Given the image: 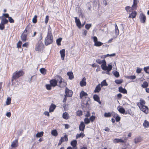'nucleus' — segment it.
<instances>
[{"mask_svg":"<svg viewBox=\"0 0 149 149\" xmlns=\"http://www.w3.org/2000/svg\"><path fill=\"white\" fill-rule=\"evenodd\" d=\"M53 37L51 30H49L47 33V36L46 37L45 42L46 46L52 43L53 42Z\"/></svg>","mask_w":149,"mask_h":149,"instance_id":"f257e3e1","label":"nucleus"},{"mask_svg":"<svg viewBox=\"0 0 149 149\" xmlns=\"http://www.w3.org/2000/svg\"><path fill=\"white\" fill-rule=\"evenodd\" d=\"M62 79L60 76H57V79H53L51 80L50 81V83L52 86L54 87L57 86L58 82V81L59 84L62 83Z\"/></svg>","mask_w":149,"mask_h":149,"instance_id":"f03ea898","label":"nucleus"},{"mask_svg":"<svg viewBox=\"0 0 149 149\" xmlns=\"http://www.w3.org/2000/svg\"><path fill=\"white\" fill-rule=\"evenodd\" d=\"M24 74V72L22 70L15 71L13 74L12 77L11 79L12 81H13V80L17 79L20 77L22 76Z\"/></svg>","mask_w":149,"mask_h":149,"instance_id":"7ed1b4c3","label":"nucleus"},{"mask_svg":"<svg viewBox=\"0 0 149 149\" xmlns=\"http://www.w3.org/2000/svg\"><path fill=\"white\" fill-rule=\"evenodd\" d=\"M43 44L42 41H41L40 42H38L37 45L35 47V50L36 51H40L43 48Z\"/></svg>","mask_w":149,"mask_h":149,"instance_id":"20e7f679","label":"nucleus"},{"mask_svg":"<svg viewBox=\"0 0 149 149\" xmlns=\"http://www.w3.org/2000/svg\"><path fill=\"white\" fill-rule=\"evenodd\" d=\"M141 106H139L141 110L145 113H147L148 111V107L144 105H141Z\"/></svg>","mask_w":149,"mask_h":149,"instance_id":"39448f33","label":"nucleus"},{"mask_svg":"<svg viewBox=\"0 0 149 149\" xmlns=\"http://www.w3.org/2000/svg\"><path fill=\"white\" fill-rule=\"evenodd\" d=\"M65 95L68 97H70L72 95L73 92L71 90H69L68 88L66 87L65 89Z\"/></svg>","mask_w":149,"mask_h":149,"instance_id":"423d86ee","label":"nucleus"},{"mask_svg":"<svg viewBox=\"0 0 149 149\" xmlns=\"http://www.w3.org/2000/svg\"><path fill=\"white\" fill-rule=\"evenodd\" d=\"M77 141L76 140H73L71 141L70 144L73 147L72 149H77Z\"/></svg>","mask_w":149,"mask_h":149,"instance_id":"0eeeda50","label":"nucleus"},{"mask_svg":"<svg viewBox=\"0 0 149 149\" xmlns=\"http://www.w3.org/2000/svg\"><path fill=\"white\" fill-rule=\"evenodd\" d=\"M139 19L140 22L142 23H144L146 22V17L143 13L140 14L139 16Z\"/></svg>","mask_w":149,"mask_h":149,"instance_id":"6e6552de","label":"nucleus"},{"mask_svg":"<svg viewBox=\"0 0 149 149\" xmlns=\"http://www.w3.org/2000/svg\"><path fill=\"white\" fill-rule=\"evenodd\" d=\"M85 127V125L84 122L83 121L81 122L79 125V128L80 131L83 132Z\"/></svg>","mask_w":149,"mask_h":149,"instance_id":"1a4fd4ad","label":"nucleus"},{"mask_svg":"<svg viewBox=\"0 0 149 149\" xmlns=\"http://www.w3.org/2000/svg\"><path fill=\"white\" fill-rule=\"evenodd\" d=\"M74 18L75 22L76 23L77 26L79 28H81V23L79 19H77V17H74Z\"/></svg>","mask_w":149,"mask_h":149,"instance_id":"9d476101","label":"nucleus"},{"mask_svg":"<svg viewBox=\"0 0 149 149\" xmlns=\"http://www.w3.org/2000/svg\"><path fill=\"white\" fill-rule=\"evenodd\" d=\"M60 53L61 54L62 60H64L65 56V49H62L61 50H60Z\"/></svg>","mask_w":149,"mask_h":149,"instance_id":"9b49d317","label":"nucleus"},{"mask_svg":"<svg viewBox=\"0 0 149 149\" xmlns=\"http://www.w3.org/2000/svg\"><path fill=\"white\" fill-rule=\"evenodd\" d=\"M118 111L121 113L124 114L125 113V109L121 106H119L118 107ZM125 113V114H126Z\"/></svg>","mask_w":149,"mask_h":149,"instance_id":"f8f14e48","label":"nucleus"},{"mask_svg":"<svg viewBox=\"0 0 149 149\" xmlns=\"http://www.w3.org/2000/svg\"><path fill=\"white\" fill-rule=\"evenodd\" d=\"M138 1L137 0H133V4L132 6V10H134L136 9L137 7Z\"/></svg>","mask_w":149,"mask_h":149,"instance_id":"ddd939ff","label":"nucleus"},{"mask_svg":"<svg viewBox=\"0 0 149 149\" xmlns=\"http://www.w3.org/2000/svg\"><path fill=\"white\" fill-rule=\"evenodd\" d=\"M18 146V140L15 139L12 143L11 147L12 148H15Z\"/></svg>","mask_w":149,"mask_h":149,"instance_id":"4468645a","label":"nucleus"},{"mask_svg":"<svg viewBox=\"0 0 149 149\" xmlns=\"http://www.w3.org/2000/svg\"><path fill=\"white\" fill-rule=\"evenodd\" d=\"M100 84H99L96 86L94 91L95 93H99L100 91L101 90V87H100Z\"/></svg>","mask_w":149,"mask_h":149,"instance_id":"2eb2a0df","label":"nucleus"},{"mask_svg":"<svg viewBox=\"0 0 149 149\" xmlns=\"http://www.w3.org/2000/svg\"><path fill=\"white\" fill-rule=\"evenodd\" d=\"M86 79L84 77L82 79V80L80 82V85L81 86H85L86 85Z\"/></svg>","mask_w":149,"mask_h":149,"instance_id":"dca6fc26","label":"nucleus"},{"mask_svg":"<svg viewBox=\"0 0 149 149\" xmlns=\"http://www.w3.org/2000/svg\"><path fill=\"white\" fill-rule=\"evenodd\" d=\"M93 98L95 101L97 102L100 104H101V102L100 100L99 97L97 95H94L93 96Z\"/></svg>","mask_w":149,"mask_h":149,"instance_id":"f3484780","label":"nucleus"},{"mask_svg":"<svg viewBox=\"0 0 149 149\" xmlns=\"http://www.w3.org/2000/svg\"><path fill=\"white\" fill-rule=\"evenodd\" d=\"M118 90L119 92L124 94L127 93L126 90L125 88H123L122 86H120Z\"/></svg>","mask_w":149,"mask_h":149,"instance_id":"a211bd4d","label":"nucleus"},{"mask_svg":"<svg viewBox=\"0 0 149 149\" xmlns=\"http://www.w3.org/2000/svg\"><path fill=\"white\" fill-rule=\"evenodd\" d=\"M136 14L137 13L136 11H133L130 14L128 17L132 18H134L136 17Z\"/></svg>","mask_w":149,"mask_h":149,"instance_id":"6ab92c4d","label":"nucleus"},{"mask_svg":"<svg viewBox=\"0 0 149 149\" xmlns=\"http://www.w3.org/2000/svg\"><path fill=\"white\" fill-rule=\"evenodd\" d=\"M124 142V141L122 139H115L113 140V143H123Z\"/></svg>","mask_w":149,"mask_h":149,"instance_id":"aec40b11","label":"nucleus"},{"mask_svg":"<svg viewBox=\"0 0 149 149\" xmlns=\"http://www.w3.org/2000/svg\"><path fill=\"white\" fill-rule=\"evenodd\" d=\"M56 107V106L55 105L52 104L49 108V112H53Z\"/></svg>","mask_w":149,"mask_h":149,"instance_id":"412c9836","label":"nucleus"},{"mask_svg":"<svg viewBox=\"0 0 149 149\" xmlns=\"http://www.w3.org/2000/svg\"><path fill=\"white\" fill-rule=\"evenodd\" d=\"M22 40V41L25 42L26 40L27 35L24 34L23 33L21 36Z\"/></svg>","mask_w":149,"mask_h":149,"instance_id":"4be33fe9","label":"nucleus"},{"mask_svg":"<svg viewBox=\"0 0 149 149\" xmlns=\"http://www.w3.org/2000/svg\"><path fill=\"white\" fill-rule=\"evenodd\" d=\"M67 74L69 76V78L70 79H72L74 78L73 73L72 72H68Z\"/></svg>","mask_w":149,"mask_h":149,"instance_id":"5701e85b","label":"nucleus"},{"mask_svg":"<svg viewBox=\"0 0 149 149\" xmlns=\"http://www.w3.org/2000/svg\"><path fill=\"white\" fill-rule=\"evenodd\" d=\"M8 20L5 18H2L1 20V24L4 25L8 22Z\"/></svg>","mask_w":149,"mask_h":149,"instance_id":"b1692460","label":"nucleus"},{"mask_svg":"<svg viewBox=\"0 0 149 149\" xmlns=\"http://www.w3.org/2000/svg\"><path fill=\"white\" fill-rule=\"evenodd\" d=\"M60 140H61L62 142L64 141H67L68 140V135L66 134L65 135L64 137H61Z\"/></svg>","mask_w":149,"mask_h":149,"instance_id":"393cba45","label":"nucleus"},{"mask_svg":"<svg viewBox=\"0 0 149 149\" xmlns=\"http://www.w3.org/2000/svg\"><path fill=\"white\" fill-rule=\"evenodd\" d=\"M62 116L63 118L67 120L69 118V115L67 112H65L63 113Z\"/></svg>","mask_w":149,"mask_h":149,"instance_id":"a878e982","label":"nucleus"},{"mask_svg":"<svg viewBox=\"0 0 149 149\" xmlns=\"http://www.w3.org/2000/svg\"><path fill=\"white\" fill-rule=\"evenodd\" d=\"M88 94L82 91L80 94V98H81L83 97L86 96Z\"/></svg>","mask_w":149,"mask_h":149,"instance_id":"bb28decb","label":"nucleus"},{"mask_svg":"<svg viewBox=\"0 0 149 149\" xmlns=\"http://www.w3.org/2000/svg\"><path fill=\"white\" fill-rule=\"evenodd\" d=\"M51 134L55 136H56L58 135V133L57 130L55 129L52 130Z\"/></svg>","mask_w":149,"mask_h":149,"instance_id":"cd10ccee","label":"nucleus"},{"mask_svg":"<svg viewBox=\"0 0 149 149\" xmlns=\"http://www.w3.org/2000/svg\"><path fill=\"white\" fill-rule=\"evenodd\" d=\"M44 132H38L36 134V137H42L43 135Z\"/></svg>","mask_w":149,"mask_h":149,"instance_id":"c85d7f7f","label":"nucleus"},{"mask_svg":"<svg viewBox=\"0 0 149 149\" xmlns=\"http://www.w3.org/2000/svg\"><path fill=\"white\" fill-rule=\"evenodd\" d=\"M148 86V84L147 82L144 81L143 82V84L141 85L142 87L143 88H146Z\"/></svg>","mask_w":149,"mask_h":149,"instance_id":"c756f323","label":"nucleus"},{"mask_svg":"<svg viewBox=\"0 0 149 149\" xmlns=\"http://www.w3.org/2000/svg\"><path fill=\"white\" fill-rule=\"evenodd\" d=\"M100 84V86H101V87H102L103 86H107L108 85V84L107 83L106 80H103L101 82V84Z\"/></svg>","mask_w":149,"mask_h":149,"instance_id":"7c9ffc66","label":"nucleus"},{"mask_svg":"<svg viewBox=\"0 0 149 149\" xmlns=\"http://www.w3.org/2000/svg\"><path fill=\"white\" fill-rule=\"evenodd\" d=\"M85 134L82 132H81L80 134H77L76 136V139L78 138L81 137L82 138L85 136Z\"/></svg>","mask_w":149,"mask_h":149,"instance_id":"2f4dec72","label":"nucleus"},{"mask_svg":"<svg viewBox=\"0 0 149 149\" xmlns=\"http://www.w3.org/2000/svg\"><path fill=\"white\" fill-rule=\"evenodd\" d=\"M114 117L115 118L116 122H118L120 120V118L118 114H115Z\"/></svg>","mask_w":149,"mask_h":149,"instance_id":"473e14b6","label":"nucleus"},{"mask_svg":"<svg viewBox=\"0 0 149 149\" xmlns=\"http://www.w3.org/2000/svg\"><path fill=\"white\" fill-rule=\"evenodd\" d=\"M103 44V43L100 41H97L94 43V45L97 47H100Z\"/></svg>","mask_w":149,"mask_h":149,"instance_id":"72a5a7b5","label":"nucleus"},{"mask_svg":"<svg viewBox=\"0 0 149 149\" xmlns=\"http://www.w3.org/2000/svg\"><path fill=\"white\" fill-rule=\"evenodd\" d=\"M115 32L116 35V36H117L118 35L119 32V31L118 29V27L116 24H115Z\"/></svg>","mask_w":149,"mask_h":149,"instance_id":"f704fd0d","label":"nucleus"},{"mask_svg":"<svg viewBox=\"0 0 149 149\" xmlns=\"http://www.w3.org/2000/svg\"><path fill=\"white\" fill-rule=\"evenodd\" d=\"M40 72L43 74L45 75L46 74V70L44 68H41V69H40Z\"/></svg>","mask_w":149,"mask_h":149,"instance_id":"c9c22d12","label":"nucleus"},{"mask_svg":"<svg viewBox=\"0 0 149 149\" xmlns=\"http://www.w3.org/2000/svg\"><path fill=\"white\" fill-rule=\"evenodd\" d=\"M141 140V138L140 137H137L134 139V142L137 143L140 142Z\"/></svg>","mask_w":149,"mask_h":149,"instance_id":"e433bc0d","label":"nucleus"},{"mask_svg":"<svg viewBox=\"0 0 149 149\" xmlns=\"http://www.w3.org/2000/svg\"><path fill=\"white\" fill-rule=\"evenodd\" d=\"M143 125L145 127H148L149 126V123L148 121L145 120L143 123Z\"/></svg>","mask_w":149,"mask_h":149,"instance_id":"4c0bfd02","label":"nucleus"},{"mask_svg":"<svg viewBox=\"0 0 149 149\" xmlns=\"http://www.w3.org/2000/svg\"><path fill=\"white\" fill-rule=\"evenodd\" d=\"M102 69L104 70H107L106 64H102L101 65Z\"/></svg>","mask_w":149,"mask_h":149,"instance_id":"58836bf2","label":"nucleus"},{"mask_svg":"<svg viewBox=\"0 0 149 149\" xmlns=\"http://www.w3.org/2000/svg\"><path fill=\"white\" fill-rule=\"evenodd\" d=\"M66 85V83L64 82H63L62 81V83L59 84V85H58L57 86L61 88H62L65 86Z\"/></svg>","mask_w":149,"mask_h":149,"instance_id":"ea45409f","label":"nucleus"},{"mask_svg":"<svg viewBox=\"0 0 149 149\" xmlns=\"http://www.w3.org/2000/svg\"><path fill=\"white\" fill-rule=\"evenodd\" d=\"M37 16L36 15L34 16L33 18L32 22L33 23L35 24L37 22Z\"/></svg>","mask_w":149,"mask_h":149,"instance_id":"a19ab883","label":"nucleus"},{"mask_svg":"<svg viewBox=\"0 0 149 149\" xmlns=\"http://www.w3.org/2000/svg\"><path fill=\"white\" fill-rule=\"evenodd\" d=\"M62 39L61 38H59L58 39H57L56 40V42L57 45H58L59 46V45H61V41Z\"/></svg>","mask_w":149,"mask_h":149,"instance_id":"79ce46f5","label":"nucleus"},{"mask_svg":"<svg viewBox=\"0 0 149 149\" xmlns=\"http://www.w3.org/2000/svg\"><path fill=\"white\" fill-rule=\"evenodd\" d=\"M111 116V113L110 112L105 113L104 114V116L105 117H110Z\"/></svg>","mask_w":149,"mask_h":149,"instance_id":"37998d69","label":"nucleus"},{"mask_svg":"<svg viewBox=\"0 0 149 149\" xmlns=\"http://www.w3.org/2000/svg\"><path fill=\"white\" fill-rule=\"evenodd\" d=\"M84 121L85 124H88L90 123V120L89 119L86 118L84 119Z\"/></svg>","mask_w":149,"mask_h":149,"instance_id":"c03bdc74","label":"nucleus"},{"mask_svg":"<svg viewBox=\"0 0 149 149\" xmlns=\"http://www.w3.org/2000/svg\"><path fill=\"white\" fill-rule=\"evenodd\" d=\"M52 86L50 84H47L46 85V89L48 90H50L51 89Z\"/></svg>","mask_w":149,"mask_h":149,"instance_id":"a18cd8bd","label":"nucleus"},{"mask_svg":"<svg viewBox=\"0 0 149 149\" xmlns=\"http://www.w3.org/2000/svg\"><path fill=\"white\" fill-rule=\"evenodd\" d=\"M82 111L81 110H78L77 112V115L78 116H80L82 115Z\"/></svg>","mask_w":149,"mask_h":149,"instance_id":"49530a36","label":"nucleus"},{"mask_svg":"<svg viewBox=\"0 0 149 149\" xmlns=\"http://www.w3.org/2000/svg\"><path fill=\"white\" fill-rule=\"evenodd\" d=\"M92 25L91 24H86L85 26V28L88 30L91 27Z\"/></svg>","mask_w":149,"mask_h":149,"instance_id":"de8ad7c7","label":"nucleus"},{"mask_svg":"<svg viewBox=\"0 0 149 149\" xmlns=\"http://www.w3.org/2000/svg\"><path fill=\"white\" fill-rule=\"evenodd\" d=\"M144 70L146 73L149 74V66L145 67Z\"/></svg>","mask_w":149,"mask_h":149,"instance_id":"09e8293b","label":"nucleus"},{"mask_svg":"<svg viewBox=\"0 0 149 149\" xmlns=\"http://www.w3.org/2000/svg\"><path fill=\"white\" fill-rule=\"evenodd\" d=\"M136 76L135 75H131L127 76L126 78H127L130 79H134L136 78Z\"/></svg>","mask_w":149,"mask_h":149,"instance_id":"8fccbe9b","label":"nucleus"},{"mask_svg":"<svg viewBox=\"0 0 149 149\" xmlns=\"http://www.w3.org/2000/svg\"><path fill=\"white\" fill-rule=\"evenodd\" d=\"M11 100V98H10L8 97L7 98L6 102V104L7 105H8L10 104Z\"/></svg>","mask_w":149,"mask_h":149,"instance_id":"3c124183","label":"nucleus"},{"mask_svg":"<svg viewBox=\"0 0 149 149\" xmlns=\"http://www.w3.org/2000/svg\"><path fill=\"white\" fill-rule=\"evenodd\" d=\"M145 103L146 102L144 100H140V105L139 106H142L141 105H144Z\"/></svg>","mask_w":149,"mask_h":149,"instance_id":"603ef678","label":"nucleus"},{"mask_svg":"<svg viewBox=\"0 0 149 149\" xmlns=\"http://www.w3.org/2000/svg\"><path fill=\"white\" fill-rule=\"evenodd\" d=\"M113 74L116 77H118L119 76V73L117 71L114 72Z\"/></svg>","mask_w":149,"mask_h":149,"instance_id":"864d4df0","label":"nucleus"},{"mask_svg":"<svg viewBox=\"0 0 149 149\" xmlns=\"http://www.w3.org/2000/svg\"><path fill=\"white\" fill-rule=\"evenodd\" d=\"M123 82L122 80L116 79L115 81V82L118 84H120Z\"/></svg>","mask_w":149,"mask_h":149,"instance_id":"5fc2aeb1","label":"nucleus"},{"mask_svg":"<svg viewBox=\"0 0 149 149\" xmlns=\"http://www.w3.org/2000/svg\"><path fill=\"white\" fill-rule=\"evenodd\" d=\"M112 64H109L108 66H107V70H108V71L109 70H111L112 69Z\"/></svg>","mask_w":149,"mask_h":149,"instance_id":"6e6d98bb","label":"nucleus"},{"mask_svg":"<svg viewBox=\"0 0 149 149\" xmlns=\"http://www.w3.org/2000/svg\"><path fill=\"white\" fill-rule=\"evenodd\" d=\"M95 117L94 116H92L89 118L90 120L92 122H93L94 120L95 119Z\"/></svg>","mask_w":149,"mask_h":149,"instance_id":"4d7b16f0","label":"nucleus"},{"mask_svg":"<svg viewBox=\"0 0 149 149\" xmlns=\"http://www.w3.org/2000/svg\"><path fill=\"white\" fill-rule=\"evenodd\" d=\"M8 18V20L10 23H13L14 22V20L11 17H9Z\"/></svg>","mask_w":149,"mask_h":149,"instance_id":"13d9d810","label":"nucleus"},{"mask_svg":"<svg viewBox=\"0 0 149 149\" xmlns=\"http://www.w3.org/2000/svg\"><path fill=\"white\" fill-rule=\"evenodd\" d=\"M22 44V42L20 41H19L17 44V47L19 48H21Z\"/></svg>","mask_w":149,"mask_h":149,"instance_id":"bf43d9fd","label":"nucleus"},{"mask_svg":"<svg viewBox=\"0 0 149 149\" xmlns=\"http://www.w3.org/2000/svg\"><path fill=\"white\" fill-rule=\"evenodd\" d=\"M125 10H126V11L128 12H131V11H130V7L129 6H126L125 7Z\"/></svg>","mask_w":149,"mask_h":149,"instance_id":"052dcab7","label":"nucleus"},{"mask_svg":"<svg viewBox=\"0 0 149 149\" xmlns=\"http://www.w3.org/2000/svg\"><path fill=\"white\" fill-rule=\"evenodd\" d=\"M142 70V68H137L136 70V72L138 73H140Z\"/></svg>","mask_w":149,"mask_h":149,"instance_id":"680f3d73","label":"nucleus"},{"mask_svg":"<svg viewBox=\"0 0 149 149\" xmlns=\"http://www.w3.org/2000/svg\"><path fill=\"white\" fill-rule=\"evenodd\" d=\"M5 28L4 25L1 23L0 24V29L1 30H3Z\"/></svg>","mask_w":149,"mask_h":149,"instance_id":"e2e57ef3","label":"nucleus"},{"mask_svg":"<svg viewBox=\"0 0 149 149\" xmlns=\"http://www.w3.org/2000/svg\"><path fill=\"white\" fill-rule=\"evenodd\" d=\"M39 41L38 42H40L41 41H42L41 40L42 39V33H40V36L39 37Z\"/></svg>","mask_w":149,"mask_h":149,"instance_id":"0e129e2a","label":"nucleus"},{"mask_svg":"<svg viewBox=\"0 0 149 149\" xmlns=\"http://www.w3.org/2000/svg\"><path fill=\"white\" fill-rule=\"evenodd\" d=\"M49 20V16L48 15H47L45 19V24H47L48 21Z\"/></svg>","mask_w":149,"mask_h":149,"instance_id":"69168bd1","label":"nucleus"},{"mask_svg":"<svg viewBox=\"0 0 149 149\" xmlns=\"http://www.w3.org/2000/svg\"><path fill=\"white\" fill-rule=\"evenodd\" d=\"M5 17V18H9V15L8 13L3 14V15Z\"/></svg>","mask_w":149,"mask_h":149,"instance_id":"338daca9","label":"nucleus"},{"mask_svg":"<svg viewBox=\"0 0 149 149\" xmlns=\"http://www.w3.org/2000/svg\"><path fill=\"white\" fill-rule=\"evenodd\" d=\"M93 42L95 43L97 41V38L96 36H94L93 38Z\"/></svg>","mask_w":149,"mask_h":149,"instance_id":"774afa93","label":"nucleus"}]
</instances>
